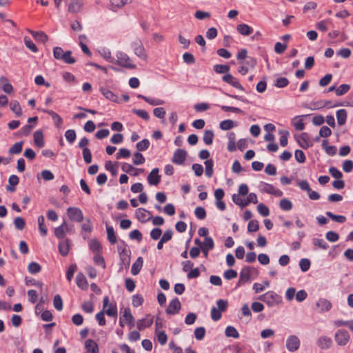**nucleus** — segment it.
<instances>
[{
  "mask_svg": "<svg viewBox=\"0 0 353 353\" xmlns=\"http://www.w3.org/2000/svg\"><path fill=\"white\" fill-rule=\"evenodd\" d=\"M259 299L271 307L276 305L281 302V297L274 291H268L261 295Z\"/></svg>",
  "mask_w": 353,
  "mask_h": 353,
  "instance_id": "1",
  "label": "nucleus"
},
{
  "mask_svg": "<svg viewBox=\"0 0 353 353\" xmlns=\"http://www.w3.org/2000/svg\"><path fill=\"white\" fill-rule=\"evenodd\" d=\"M116 57L117 59L114 63L117 65L128 69H135L137 68L136 65L132 63V60L127 54L119 52L117 53Z\"/></svg>",
  "mask_w": 353,
  "mask_h": 353,
  "instance_id": "2",
  "label": "nucleus"
},
{
  "mask_svg": "<svg viewBox=\"0 0 353 353\" xmlns=\"http://www.w3.org/2000/svg\"><path fill=\"white\" fill-rule=\"evenodd\" d=\"M252 272H256V269L253 267L245 266L243 268L240 272L239 279L237 283V285L240 286L242 284L250 281Z\"/></svg>",
  "mask_w": 353,
  "mask_h": 353,
  "instance_id": "3",
  "label": "nucleus"
},
{
  "mask_svg": "<svg viewBox=\"0 0 353 353\" xmlns=\"http://www.w3.org/2000/svg\"><path fill=\"white\" fill-rule=\"evenodd\" d=\"M334 339L338 345L345 346L349 342L350 336L347 330L341 329L335 333Z\"/></svg>",
  "mask_w": 353,
  "mask_h": 353,
  "instance_id": "4",
  "label": "nucleus"
},
{
  "mask_svg": "<svg viewBox=\"0 0 353 353\" xmlns=\"http://www.w3.org/2000/svg\"><path fill=\"white\" fill-rule=\"evenodd\" d=\"M67 214L72 221L81 222L83 220V214L81 210L76 207H70L67 209Z\"/></svg>",
  "mask_w": 353,
  "mask_h": 353,
  "instance_id": "5",
  "label": "nucleus"
},
{
  "mask_svg": "<svg viewBox=\"0 0 353 353\" xmlns=\"http://www.w3.org/2000/svg\"><path fill=\"white\" fill-rule=\"evenodd\" d=\"M257 62L256 60L252 57H248L245 61L238 68V72L241 75H245L250 69L255 68Z\"/></svg>",
  "mask_w": 353,
  "mask_h": 353,
  "instance_id": "6",
  "label": "nucleus"
},
{
  "mask_svg": "<svg viewBox=\"0 0 353 353\" xmlns=\"http://www.w3.org/2000/svg\"><path fill=\"white\" fill-rule=\"evenodd\" d=\"M134 54L141 60L147 61L148 54L145 49L140 40L132 43Z\"/></svg>",
  "mask_w": 353,
  "mask_h": 353,
  "instance_id": "7",
  "label": "nucleus"
},
{
  "mask_svg": "<svg viewBox=\"0 0 353 353\" xmlns=\"http://www.w3.org/2000/svg\"><path fill=\"white\" fill-rule=\"evenodd\" d=\"M181 308V304L178 298L173 299L168 304L165 310L167 314L174 315L179 312Z\"/></svg>",
  "mask_w": 353,
  "mask_h": 353,
  "instance_id": "8",
  "label": "nucleus"
},
{
  "mask_svg": "<svg viewBox=\"0 0 353 353\" xmlns=\"http://www.w3.org/2000/svg\"><path fill=\"white\" fill-rule=\"evenodd\" d=\"M300 340L296 335H290L286 339V348L290 352H295L300 347Z\"/></svg>",
  "mask_w": 353,
  "mask_h": 353,
  "instance_id": "9",
  "label": "nucleus"
},
{
  "mask_svg": "<svg viewBox=\"0 0 353 353\" xmlns=\"http://www.w3.org/2000/svg\"><path fill=\"white\" fill-rule=\"evenodd\" d=\"M222 80L230 84V85H232V87L238 89V90H240L241 91H244L245 89L242 86V85L241 84V83L239 81V80L235 78L234 77H233L231 74H225L224 76L222 77Z\"/></svg>",
  "mask_w": 353,
  "mask_h": 353,
  "instance_id": "10",
  "label": "nucleus"
},
{
  "mask_svg": "<svg viewBox=\"0 0 353 353\" xmlns=\"http://www.w3.org/2000/svg\"><path fill=\"white\" fill-rule=\"evenodd\" d=\"M187 157V152L183 149H177L174 152L172 161L177 165H182Z\"/></svg>",
  "mask_w": 353,
  "mask_h": 353,
  "instance_id": "11",
  "label": "nucleus"
},
{
  "mask_svg": "<svg viewBox=\"0 0 353 353\" xmlns=\"http://www.w3.org/2000/svg\"><path fill=\"white\" fill-rule=\"evenodd\" d=\"M108 306V308L105 310V314L112 317H117V308L116 305H113L112 304L109 305V297L105 296L103 301V310L106 307Z\"/></svg>",
  "mask_w": 353,
  "mask_h": 353,
  "instance_id": "12",
  "label": "nucleus"
},
{
  "mask_svg": "<svg viewBox=\"0 0 353 353\" xmlns=\"http://www.w3.org/2000/svg\"><path fill=\"white\" fill-rule=\"evenodd\" d=\"M154 321V316L150 314H147L145 318L139 320L137 323V327L139 330H143L147 327H150Z\"/></svg>",
  "mask_w": 353,
  "mask_h": 353,
  "instance_id": "13",
  "label": "nucleus"
},
{
  "mask_svg": "<svg viewBox=\"0 0 353 353\" xmlns=\"http://www.w3.org/2000/svg\"><path fill=\"white\" fill-rule=\"evenodd\" d=\"M159 169L154 168L148 176V183L151 185H157L161 181V175L159 174Z\"/></svg>",
  "mask_w": 353,
  "mask_h": 353,
  "instance_id": "14",
  "label": "nucleus"
},
{
  "mask_svg": "<svg viewBox=\"0 0 353 353\" xmlns=\"http://www.w3.org/2000/svg\"><path fill=\"white\" fill-rule=\"evenodd\" d=\"M69 230L70 227L68 226L65 221H63L60 226L55 228L54 235L59 239H65L64 236L65 235V233L69 232Z\"/></svg>",
  "mask_w": 353,
  "mask_h": 353,
  "instance_id": "15",
  "label": "nucleus"
},
{
  "mask_svg": "<svg viewBox=\"0 0 353 353\" xmlns=\"http://www.w3.org/2000/svg\"><path fill=\"white\" fill-rule=\"evenodd\" d=\"M118 252L120 255V259L122 264L125 265V267H128L130 263V259L129 255V251L126 249V245H124L123 250L121 251V248H118Z\"/></svg>",
  "mask_w": 353,
  "mask_h": 353,
  "instance_id": "16",
  "label": "nucleus"
},
{
  "mask_svg": "<svg viewBox=\"0 0 353 353\" xmlns=\"http://www.w3.org/2000/svg\"><path fill=\"white\" fill-rule=\"evenodd\" d=\"M121 170L126 173H128L132 176H138L139 173L143 172V169H137L133 167L132 165L124 163L121 166Z\"/></svg>",
  "mask_w": 353,
  "mask_h": 353,
  "instance_id": "17",
  "label": "nucleus"
},
{
  "mask_svg": "<svg viewBox=\"0 0 353 353\" xmlns=\"http://www.w3.org/2000/svg\"><path fill=\"white\" fill-rule=\"evenodd\" d=\"M59 252L63 256L68 255L70 250V241L68 239H62L58 245Z\"/></svg>",
  "mask_w": 353,
  "mask_h": 353,
  "instance_id": "18",
  "label": "nucleus"
},
{
  "mask_svg": "<svg viewBox=\"0 0 353 353\" xmlns=\"http://www.w3.org/2000/svg\"><path fill=\"white\" fill-rule=\"evenodd\" d=\"M83 5L82 0H72L68 5V12L70 13L79 12Z\"/></svg>",
  "mask_w": 353,
  "mask_h": 353,
  "instance_id": "19",
  "label": "nucleus"
},
{
  "mask_svg": "<svg viewBox=\"0 0 353 353\" xmlns=\"http://www.w3.org/2000/svg\"><path fill=\"white\" fill-rule=\"evenodd\" d=\"M123 318L126 321V323L130 326V327H132L134 325V318L132 316L130 309L129 307H126L123 310Z\"/></svg>",
  "mask_w": 353,
  "mask_h": 353,
  "instance_id": "20",
  "label": "nucleus"
},
{
  "mask_svg": "<svg viewBox=\"0 0 353 353\" xmlns=\"http://www.w3.org/2000/svg\"><path fill=\"white\" fill-rule=\"evenodd\" d=\"M28 32L31 34V35L37 41H41L42 43H46L48 40V35L42 32V31H33L29 30Z\"/></svg>",
  "mask_w": 353,
  "mask_h": 353,
  "instance_id": "21",
  "label": "nucleus"
},
{
  "mask_svg": "<svg viewBox=\"0 0 353 353\" xmlns=\"http://www.w3.org/2000/svg\"><path fill=\"white\" fill-rule=\"evenodd\" d=\"M332 343V341L331 338L326 336H321L317 341L318 346L323 350L329 348L331 346Z\"/></svg>",
  "mask_w": 353,
  "mask_h": 353,
  "instance_id": "22",
  "label": "nucleus"
},
{
  "mask_svg": "<svg viewBox=\"0 0 353 353\" xmlns=\"http://www.w3.org/2000/svg\"><path fill=\"white\" fill-rule=\"evenodd\" d=\"M77 285L82 290H87L88 283L85 276L82 273H79L76 276Z\"/></svg>",
  "mask_w": 353,
  "mask_h": 353,
  "instance_id": "23",
  "label": "nucleus"
},
{
  "mask_svg": "<svg viewBox=\"0 0 353 353\" xmlns=\"http://www.w3.org/2000/svg\"><path fill=\"white\" fill-rule=\"evenodd\" d=\"M43 112L52 117V119L54 121V124L57 128L59 129L61 128L63 119L57 113H56L53 110H43Z\"/></svg>",
  "mask_w": 353,
  "mask_h": 353,
  "instance_id": "24",
  "label": "nucleus"
},
{
  "mask_svg": "<svg viewBox=\"0 0 353 353\" xmlns=\"http://www.w3.org/2000/svg\"><path fill=\"white\" fill-rule=\"evenodd\" d=\"M316 306L321 312H326L331 309L332 303L325 299H320L316 303Z\"/></svg>",
  "mask_w": 353,
  "mask_h": 353,
  "instance_id": "25",
  "label": "nucleus"
},
{
  "mask_svg": "<svg viewBox=\"0 0 353 353\" xmlns=\"http://www.w3.org/2000/svg\"><path fill=\"white\" fill-rule=\"evenodd\" d=\"M236 30L239 34L243 36H249L253 32V29L245 23L238 25Z\"/></svg>",
  "mask_w": 353,
  "mask_h": 353,
  "instance_id": "26",
  "label": "nucleus"
},
{
  "mask_svg": "<svg viewBox=\"0 0 353 353\" xmlns=\"http://www.w3.org/2000/svg\"><path fill=\"white\" fill-rule=\"evenodd\" d=\"M143 263V258L139 256L137 258L136 261L132 264L131 268V273L133 275H137L141 271Z\"/></svg>",
  "mask_w": 353,
  "mask_h": 353,
  "instance_id": "27",
  "label": "nucleus"
},
{
  "mask_svg": "<svg viewBox=\"0 0 353 353\" xmlns=\"http://www.w3.org/2000/svg\"><path fill=\"white\" fill-rule=\"evenodd\" d=\"M263 190L270 194L274 195L275 196H281L283 192L279 189L275 188L272 185L266 183L263 188Z\"/></svg>",
  "mask_w": 353,
  "mask_h": 353,
  "instance_id": "28",
  "label": "nucleus"
},
{
  "mask_svg": "<svg viewBox=\"0 0 353 353\" xmlns=\"http://www.w3.org/2000/svg\"><path fill=\"white\" fill-rule=\"evenodd\" d=\"M228 150L230 152H234L236 150L235 133L233 132H230V133H228Z\"/></svg>",
  "mask_w": 353,
  "mask_h": 353,
  "instance_id": "29",
  "label": "nucleus"
},
{
  "mask_svg": "<svg viewBox=\"0 0 353 353\" xmlns=\"http://www.w3.org/2000/svg\"><path fill=\"white\" fill-rule=\"evenodd\" d=\"M85 347L88 352L91 353H99V347L97 343L92 340L88 339L85 343Z\"/></svg>",
  "mask_w": 353,
  "mask_h": 353,
  "instance_id": "30",
  "label": "nucleus"
},
{
  "mask_svg": "<svg viewBox=\"0 0 353 353\" xmlns=\"http://www.w3.org/2000/svg\"><path fill=\"white\" fill-rule=\"evenodd\" d=\"M34 141L35 145L39 148L44 146V139L42 131L37 130L34 132Z\"/></svg>",
  "mask_w": 353,
  "mask_h": 353,
  "instance_id": "31",
  "label": "nucleus"
},
{
  "mask_svg": "<svg viewBox=\"0 0 353 353\" xmlns=\"http://www.w3.org/2000/svg\"><path fill=\"white\" fill-rule=\"evenodd\" d=\"M136 216L137 218L141 221V222H145L147 221L148 220H149L150 219V217H147V214H150V212L149 211H147L145 210V209L143 208H138L137 210H136Z\"/></svg>",
  "mask_w": 353,
  "mask_h": 353,
  "instance_id": "32",
  "label": "nucleus"
},
{
  "mask_svg": "<svg viewBox=\"0 0 353 353\" xmlns=\"http://www.w3.org/2000/svg\"><path fill=\"white\" fill-rule=\"evenodd\" d=\"M0 85L3 92L7 94H10L13 90L12 85L8 82V80L6 77L0 78Z\"/></svg>",
  "mask_w": 353,
  "mask_h": 353,
  "instance_id": "33",
  "label": "nucleus"
},
{
  "mask_svg": "<svg viewBox=\"0 0 353 353\" xmlns=\"http://www.w3.org/2000/svg\"><path fill=\"white\" fill-rule=\"evenodd\" d=\"M336 119L339 125H344L347 119V111L344 109L339 110L336 112Z\"/></svg>",
  "mask_w": 353,
  "mask_h": 353,
  "instance_id": "34",
  "label": "nucleus"
},
{
  "mask_svg": "<svg viewBox=\"0 0 353 353\" xmlns=\"http://www.w3.org/2000/svg\"><path fill=\"white\" fill-rule=\"evenodd\" d=\"M106 231H107V236L109 242L111 244L116 243L117 239V235L114 232V228L112 226L107 225L106 226Z\"/></svg>",
  "mask_w": 353,
  "mask_h": 353,
  "instance_id": "35",
  "label": "nucleus"
},
{
  "mask_svg": "<svg viewBox=\"0 0 353 353\" xmlns=\"http://www.w3.org/2000/svg\"><path fill=\"white\" fill-rule=\"evenodd\" d=\"M214 137V134L212 130H205L203 133V140L206 145H210L213 142Z\"/></svg>",
  "mask_w": 353,
  "mask_h": 353,
  "instance_id": "36",
  "label": "nucleus"
},
{
  "mask_svg": "<svg viewBox=\"0 0 353 353\" xmlns=\"http://www.w3.org/2000/svg\"><path fill=\"white\" fill-rule=\"evenodd\" d=\"M111 10L115 11L118 8H123L128 3V0H110Z\"/></svg>",
  "mask_w": 353,
  "mask_h": 353,
  "instance_id": "37",
  "label": "nucleus"
},
{
  "mask_svg": "<svg viewBox=\"0 0 353 353\" xmlns=\"http://www.w3.org/2000/svg\"><path fill=\"white\" fill-rule=\"evenodd\" d=\"M137 97L139 99H143L145 101L148 103L149 104L152 105H162L164 103V101L160 99H151L149 97H147L145 96H143L142 94H138Z\"/></svg>",
  "mask_w": 353,
  "mask_h": 353,
  "instance_id": "38",
  "label": "nucleus"
},
{
  "mask_svg": "<svg viewBox=\"0 0 353 353\" xmlns=\"http://www.w3.org/2000/svg\"><path fill=\"white\" fill-rule=\"evenodd\" d=\"M225 333L227 337H232L234 339H238L239 337V334L236 329L231 325L226 327Z\"/></svg>",
  "mask_w": 353,
  "mask_h": 353,
  "instance_id": "39",
  "label": "nucleus"
},
{
  "mask_svg": "<svg viewBox=\"0 0 353 353\" xmlns=\"http://www.w3.org/2000/svg\"><path fill=\"white\" fill-rule=\"evenodd\" d=\"M302 143L299 142V145L301 148L306 149L310 146L312 144L309 143L310 137L307 133L303 132L300 136Z\"/></svg>",
  "mask_w": 353,
  "mask_h": 353,
  "instance_id": "40",
  "label": "nucleus"
},
{
  "mask_svg": "<svg viewBox=\"0 0 353 353\" xmlns=\"http://www.w3.org/2000/svg\"><path fill=\"white\" fill-rule=\"evenodd\" d=\"M61 61L68 64H73L76 62V59L72 57V52L67 50L63 54H62Z\"/></svg>",
  "mask_w": 353,
  "mask_h": 353,
  "instance_id": "41",
  "label": "nucleus"
},
{
  "mask_svg": "<svg viewBox=\"0 0 353 353\" xmlns=\"http://www.w3.org/2000/svg\"><path fill=\"white\" fill-rule=\"evenodd\" d=\"M101 92L102 94L108 99L112 101H117V97L110 90H109L107 88H101Z\"/></svg>",
  "mask_w": 353,
  "mask_h": 353,
  "instance_id": "42",
  "label": "nucleus"
},
{
  "mask_svg": "<svg viewBox=\"0 0 353 353\" xmlns=\"http://www.w3.org/2000/svg\"><path fill=\"white\" fill-rule=\"evenodd\" d=\"M205 166V175L208 177H211L213 174V165L214 161L212 159L206 160L204 163Z\"/></svg>",
  "mask_w": 353,
  "mask_h": 353,
  "instance_id": "43",
  "label": "nucleus"
},
{
  "mask_svg": "<svg viewBox=\"0 0 353 353\" xmlns=\"http://www.w3.org/2000/svg\"><path fill=\"white\" fill-rule=\"evenodd\" d=\"M325 214L329 218H330L331 219H332L333 221H334L337 223H343L345 222V221H346V217L345 216L336 215L329 211L326 212Z\"/></svg>",
  "mask_w": 353,
  "mask_h": 353,
  "instance_id": "44",
  "label": "nucleus"
},
{
  "mask_svg": "<svg viewBox=\"0 0 353 353\" xmlns=\"http://www.w3.org/2000/svg\"><path fill=\"white\" fill-rule=\"evenodd\" d=\"M10 109L17 116L20 117L22 114V110L19 103L17 101H11L10 103Z\"/></svg>",
  "mask_w": 353,
  "mask_h": 353,
  "instance_id": "45",
  "label": "nucleus"
},
{
  "mask_svg": "<svg viewBox=\"0 0 353 353\" xmlns=\"http://www.w3.org/2000/svg\"><path fill=\"white\" fill-rule=\"evenodd\" d=\"M45 219L43 216H39L38 217V223H39V230L41 234L43 236H46L47 234V228L44 224Z\"/></svg>",
  "mask_w": 353,
  "mask_h": 353,
  "instance_id": "46",
  "label": "nucleus"
},
{
  "mask_svg": "<svg viewBox=\"0 0 353 353\" xmlns=\"http://www.w3.org/2000/svg\"><path fill=\"white\" fill-rule=\"evenodd\" d=\"M145 161L144 157L139 151L134 153L132 161L134 165H141L144 163Z\"/></svg>",
  "mask_w": 353,
  "mask_h": 353,
  "instance_id": "47",
  "label": "nucleus"
},
{
  "mask_svg": "<svg viewBox=\"0 0 353 353\" xmlns=\"http://www.w3.org/2000/svg\"><path fill=\"white\" fill-rule=\"evenodd\" d=\"M234 126V123L233 121L230 119H227L222 121L220 124L219 127L223 130H229L232 128H233Z\"/></svg>",
  "mask_w": 353,
  "mask_h": 353,
  "instance_id": "48",
  "label": "nucleus"
},
{
  "mask_svg": "<svg viewBox=\"0 0 353 353\" xmlns=\"http://www.w3.org/2000/svg\"><path fill=\"white\" fill-rule=\"evenodd\" d=\"M23 144V141L15 143L9 149V153L11 154H19L21 152V150H22Z\"/></svg>",
  "mask_w": 353,
  "mask_h": 353,
  "instance_id": "49",
  "label": "nucleus"
},
{
  "mask_svg": "<svg viewBox=\"0 0 353 353\" xmlns=\"http://www.w3.org/2000/svg\"><path fill=\"white\" fill-rule=\"evenodd\" d=\"M28 270L31 274H37L41 270V266L37 262H31L28 266Z\"/></svg>",
  "mask_w": 353,
  "mask_h": 353,
  "instance_id": "50",
  "label": "nucleus"
},
{
  "mask_svg": "<svg viewBox=\"0 0 353 353\" xmlns=\"http://www.w3.org/2000/svg\"><path fill=\"white\" fill-rule=\"evenodd\" d=\"M350 89V85L349 84H341L336 89V96H342L346 94Z\"/></svg>",
  "mask_w": 353,
  "mask_h": 353,
  "instance_id": "51",
  "label": "nucleus"
},
{
  "mask_svg": "<svg viewBox=\"0 0 353 353\" xmlns=\"http://www.w3.org/2000/svg\"><path fill=\"white\" fill-rule=\"evenodd\" d=\"M292 125L296 130H303L305 128V124L301 119L298 117H294L292 121Z\"/></svg>",
  "mask_w": 353,
  "mask_h": 353,
  "instance_id": "52",
  "label": "nucleus"
},
{
  "mask_svg": "<svg viewBox=\"0 0 353 353\" xmlns=\"http://www.w3.org/2000/svg\"><path fill=\"white\" fill-rule=\"evenodd\" d=\"M150 146V141L147 139H144L142 141L138 142L136 145V148L139 152L146 150Z\"/></svg>",
  "mask_w": 353,
  "mask_h": 353,
  "instance_id": "53",
  "label": "nucleus"
},
{
  "mask_svg": "<svg viewBox=\"0 0 353 353\" xmlns=\"http://www.w3.org/2000/svg\"><path fill=\"white\" fill-rule=\"evenodd\" d=\"M279 206L283 210L288 211L292 208V203L288 199H283L280 201Z\"/></svg>",
  "mask_w": 353,
  "mask_h": 353,
  "instance_id": "54",
  "label": "nucleus"
},
{
  "mask_svg": "<svg viewBox=\"0 0 353 353\" xmlns=\"http://www.w3.org/2000/svg\"><path fill=\"white\" fill-rule=\"evenodd\" d=\"M313 244L314 246L318 247L322 250H327L329 247L327 242L323 239H314Z\"/></svg>",
  "mask_w": 353,
  "mask_h": 353,
  "instance_id": "55",
  "label": "nucleus"
},
{
  "mask_svg": "<svg viewBox=\"0 0 353 353\" xmlns=\"http://www.w3.org/2000/svg\"><path fill=\"white\" fill-rule=\"evenodd\" d=\"M289 83V81L285 77L277 78L274 83V86L276 88H282L286 87Z\"/></svg>",
  "mask_w": 353,
  "mask_h": 353,
  "instance_id": "56",
  "label": "nucleus"
},
{
  "mask_svg": "<svg viewBox=\"0 0 353 353\" xmlns=\"http://www.w3.org/2000/svg\"><path fill=\"white\" fill-rule=\"evenodd\" d=\"M214 70L216 73L223 74L228 72L230 70V66L228 65L216 64L214 66Z\"/></svg>",
  "mask_w": 353,
  "mask_h": 353,
  "instance_id": "57",
  "label": "nucleus"
},
{
  "mask_svg": "<svg viewBox=\"0 0 353 353\" xmlns=\"http://www.w3.org/2000/svg\"><path fill=\"white\" fill-rule=\"evenodd\" d=\"M116 164H117V163ZM105 168L110 171L113 176H116L117 174V165H114L112 161H106Z\"/></svg>",
  "mask_w": 353,
  "mask_h": 353,
  "instance_id": "58",
  "label": "nucleus"
},
{
  "mask_svg": "<svg viewBox=\"0 0 353 353\" xmlns=\"http://www.w3.org/2000/svg\"><path fill=\"white\" fill-rule=\"evenodd\" d=\"M90 248L92 251L99 252L101 250V245L97 239H92L90 242Z\"/></svg>",
  "mask_w": 353,
  "mask_h": 353,
  "instance_id": "59",
  "label": "nucleus"
},
{
  "mask_svg": "<svg viewBox=\"0 0 353 353\" xmlns=\"http://www.w3.org/2000/svg\"><path fill=\"white\" fill-rule=\"evenodd\" d=\"M143 298L140 294H134L132 296V305L135 307H137L141 305L143 303Z\"/></svg>",
  "mask_w": 353,
  "mask_h": 353,
  "instance_id": "60",
  "label": "nucleus"
},
{
  "mask_svg": "<svg viewBox=\"0 0 353 353\" xmlns=\"http://www.w3.org/2000/svg\"><path fill=\"white\" fill-rule=\"evenodd\" d=\"M65 137L70 143H73L76 139L77 135L74 130H68L65 133Z\"/></svg>",
  "mask_w": 353,
  "mask_h": 353,
  "instance_id": "61",
  "label": "nucleus"
},
{
  "mask_svg": "<svg viewBox=\"0 0 353 353\" xmlns=\"http://www.w3.org/2000/svg\"><path fill=\"white\" fill-rule=\"evenodd\" d=\"M53 304L54 307L58 310L61 311L63 309V301L60 295L57 294L54 297Z\"/></svg>",
  "mask_w": 353,
  "mask_h": 353,
  "instance_id": "62",
  "label": "nucleus"
},
{
  "mask_svg": "<svg viewBox=\"0 0 353 353\" xmlns=\"http://www.w3.org/2000/svg\"><path fill=\"white\" fill-rule=\"evenodd\" d=\"M310 261L307 259H302L299 261V266L303 272H307L310 268Z\"/></svg>",
  "mask_w": 353,
  "mask_h": 353,
  "instance_id": "63",
  "label": "nucleus"
},
{
  "mask_svg": "<svg viewBox=\"0 0 353 353\" xmlns=\"http://www.w3.org/2000/svg\"><path fill=\"white\" fill-rule=\"evenodd\" d=\"M205 334V329L203 327H196L194 330V336L197 340H202Z\"/></svg>",
  "mask_w": 353,
  "mask_h": 353,
  "instance_id": "64",
  "label": "nucleus"
}]
</instances>
